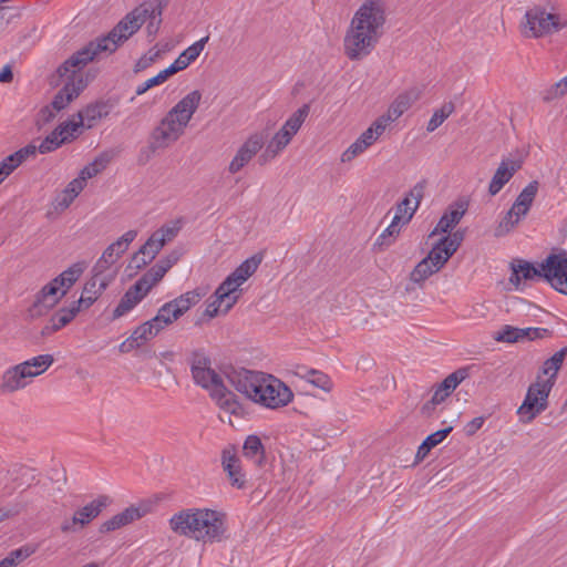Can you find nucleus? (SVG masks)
Segmentation results:
<instances>
[{
    "label": "nucleus",
    "instance_id": "nucleus-38",
    "mask_svg": "<svg viewBox=\"0 0 567 567\" xmlns=\"http://www.w3.org/2000/svg\"><path fill=\"white\" fill-rule=\"evenodd\" d=\"M400 217L393 216L391 224L380 234L373 244V249L375 251H384L394 243L395 238L400 234Z\"/></svg>",
    "mask_w": 567,
    "mask_h": 567
},
{
    "label": "nucleus",
    "instance_id": "nucleus-15",
    "mask_svg": "<svg viewBox=\"0 0 567 567\" xmlns=\"http://www.w3.org/2000/svg\"><path fill=\"white\" fill-rule=\"evenodd\" d=\"M265 145V136L261 133L251 134L239 147L229 164L231 174L238 173Z\"/></svg>",
    "mask_w": 567,
    "mask_h": 567
},
{
    "label": "nucleus",
    "instance_id": "nucleus-14",
    "mask_svg": "<svg viewBox=\"0 0 567 567\" xmlns=\"http://www.w3.org/2000/svg\"><path fill=\"white\" fill-rule=\"evenodd\" d=\"M62 298H60V289L52 279L44 285L34 296V301L28 308V317L37 319L49 313Z\"/></svg>",
    "mask_w": 567,
    "mask_h": 567
},
{
    "label": "nucleus",
    "instance_id": "nucleus-1",
    "mask_svg": "<svg viewBox=\"0 0 567 567\" xmlns=\"http://www.w3.org/2000/svg\"><path fill=\"white\" fill-rule=\"evenodd\" d=\"M202 101V93L194 90L178 101L153 128L148 138L152 153L175 143L185 132Z\"/></svg>",
    "mask_w": 567,
    "mask_h": 567
},
{
    "label": "nucleus",
    "instance_id": "nucleus-40",
    "mask_svg": "<svg viewBox=\"0 0 567 567\" xmlns=\"http://www.w3.org/2000/svg\"><path fill=\"white\" fill-rule=\"evenodd\" d=\"M209 35L202 38L185 49L174 62H179V71L185 70L192 62H194L208 42Z\"/></svg>",
    "mask_w": 567,
    "mask_h": 567
},
{
    "label": "nucleus",
    "instance_id": "nucleus-17",
    "mask_svg": "<svg viewBox=\"0 0 567 567\" xmlns=\"http://www.w3.org/2000/svg\"><path fill=\"white\" fill-rule=\"evenodd\" d=\"M425 181H421L396 204L394 216H399L402 224H408L420 206L424 196Z\"/></svg>",
    "mask_w": 567,
    "mask_h": 567
},
{
    "label": "nucleus",
    "instance_id": "nucleus-22",
    "mask_svg": "<svg viewBox=\"0 0 567 567\" xmlns=\"http://www.w3.org/2000/svg\"><path fill=\"white\" fill-rule=\"evenodd\" d=\"M81 311L74 301L69 307H62L50 318L49 322L42 328L41 336L49 337L54 332L68 326Z\"/></svg>",
    "mask_w": 567,
    "mask_h": 567
},
{
    "label": "nucleus",
    "instance_id": "nucleus-21",
    "mask_svg": "<svg viewBox=\"0 0 567 567\" xmlns=\"http://www.w3.org/2000/svg\"><path fill=\"white\" fill-rule=\"evenodd\" d=\"M190 373L195 384L205 390H210V395H224L223 393L226 391V385L224 384L221 377L212 368V365L194 370Z\"/></svg>",
    "mask_w": 567,
    "mask_h": 567
},
{
    "label": "nucleus",
    "instance_id": "nucleus-49",
    "mask_svg": "<svg viewBox=\"0 0 567 567\" xmlns=\"http://www.w3.org/2000/svg\"><path fill=\"white\" fill-rule=\"evenodd\" d=\"M435 272H437V270H434L433 266L425 258H423L411 271L410 280L419 286H422L424 281Z\"/></svg>",
    "mask_w": 567,
    "mask_h": 567
},
{
    "label": "nucleus",
    "instance_id": "nucleus-27",
    "mask_svg": "<svg viewBox=\"0 0 567 567\" xmlns=\"http://www.w3.org/2000/svg\"><path fill=\"white\" fill-rule=\"evenodd\" d=\"M114 103L111 100H99L87 104L83 110L79 111L80 116L83 118L86 128H92L97 121L106 117Z\"/></svg>",
    "mask_w": 567,
    "mask_h": 567
},
{
    "label": "nucleus",
    "instance_id": "nucleus-42",
    "mask_svg": "<svg viewBox=\"0 0 567 567\" xmlns=\"http://www.w3.org/2000/svg\"><path fill=\"white\" fill-rule=\"evenodd\" d=\"M224 395H210L214 400H216L217 404L220 409L225 410L226 412H229L230 414H234L236 416H241L244 414V408L241 403L238 401V398L236 394H234L231 391H229L226 388Z\"/></svg>",
    "mask_w": 567,
    "mask_h": 567
},
{
    "label": "nucleus",
    "instance_id": "nucleus-29",
    "mask_svg": "<svg viewBox=\"0 0 567 567\" xmlns=\"http://www.w3.org/2000/svg\"><path fill=\"white\" fill-rule=\"evenodd\" d=\"M205 296V291L199 288L187 291L179 297L171 300L167 305L171 306L173 319H179L186 313L193 306L197 305L199 300Z\"/></svg>",
    "mask_w": 567,
    "mask_h": 567
},
{
    "label": "nucleus",
    "instance_id": "nucleus-8",
    "mask_svg": "<svg viewBox=\"0 0 567 567\" xmlns=\"http://www.w3.org/2000/svg\"><path fill=\"white\" fill-rule=\"evenodd\" d=\"M385 19L384 0H367L355 12L352 23H357L359 30L367 29L381 35Z\"/></svg>",
    "mask_w": 567,
    "mask_h": 567
},
{
    "label": "nucleus",
    "instance_id": "nucleus-20",
    "mask_svg": "<svg viewBox=\"0 0 567 567\" xmlns=\"http://www.w3.org/2000/svg\"><path fill=\"white\" fill-rule=\"evenodd\" d=\"M221 465L234 487L241 489L246 486L245 475L241 473L240 460L236 454L235 445H229L223 450Z\"/></svg>",
    "mask_w": 567,
    "mask_h": 567
},
{
    "label": "nucleus",
    "instance_id": "nucleus-55",
    "mask_svg": "<svg viewBox=\"0 0 567 567\" xmlns=\"http://www.w3.org/2000/svg\"><path fill=\"white\" fill-rule=\"evenodd\" d=\"M310 112V104L306 103L301 107H299L296 112L291 114V116L285 122L286 128H291L292 133H297L306 118L308 117Z\"/></svg>",
    "mask_w": 567,
    "mask_h": 567
},
{
    "label": "nucleus",
    "instance_id": "nucleus-28",
    "mask_svg": "<svg viewBox=\"0 0 567 567\" xmlns=\"http://www.w3.org/2000/svg\"><path fill=\"white\" fill-rule=\"evenodd\" d=\"M86 268L85 261H78L53 278L60 289V298H64Z\"/></svg>",
    "mask_w": 567,
    "mask_h": 567
},
{
    "label": "nucleus",
    "instance_id": "nucleus-57",
    "mask_svg": "<svg viewBox=\"0 0 567 567\" xmlns=\"http://www.w3.org/2000/svg\"><path fill=\"white\" fill-rule=\"evenodd\" d=\"M465 233H466V229H457L455 230L454 233H446L447 235L446 236H443L442 238H440L441 240V244H443L446 248H449V250L452 251V254L454 255L457 249L460 248V246L462 245L463 240H464V237H465Z\"/></svg>",
    "mask_w": 567,
    "mask_h": 567
},
{
    "label": "nucleus",
    "instance_id": "nucleus-44",
    "mask_svg": "<svg viewBox=\"0 0 567 567\" xmlns=\"http://www.w3.org/2000/svg\"><path fill=\"white\" fill-rule=\"evenodd\" d=\"M264 255L257 252L251 257L244 260L233 272L239 279V282H245L250 276H252L259 265L261 264Z\"/></svg>",
    "mask_w": 567,
    "mask_h": 567
},
{
    "label": "nucleus",
    "instance_id": "nucleus-12",
    "mask_svg": "<svg viewBox=\"0 0 567 567\" xmlns=\"http://www.w3.org/2000/svg\"><path fill=\"white\" fill-rule=\"evenodd\" d=\"M136 236L137 231L131 229L122 235L116 241L109 245L93 266L92 271H95V275H103L121 258Z\"/></svg>",
    "mask_w": 567,
    "mask_h": 567
},
{
    "label": "nucleus",
    "instance_id": "nucleus-10",
    "mask_svg": "<svg viewBox=\"0 0 567 567\" xmlns=\"http://www.w3.org/2000/svg\"><path fill=\"white\" fill-rule=\"evenodd\" d=\"M203 508H187L174 514L169 519L171 529L179 535L199 540Z\"/></svg>",
    "mask_w": 567,
    "mask_h": 567
},
{
    "label": "nucleus",
    "instance_id": "nucleus-5",
    "mask_svg": "<svg viewBox=\"0 0 567 567\" xmlns=\"http://www.w3.org/2000/svg\"><path fill=\"white\" fill-rule=\"evenodd\" d=\"M293 399L290 388L271 374H265L260 381V392L254 402L268 409H279L288 405Z\"/></svg>",
    "mask_w": 567,
    "mask_h": 567
},
{
    "label": "nucleus",
    "instance_id": "nucleus-16",
    "mask_svg": "<svg viewBox=\"0 0 567 567\" xmlns=\"http://www.w3.org/2000/svg\"><path fill=\"white\" fill-rule=\"evenodd\" d=\"M524 161L522 158H504L494 173L489 185L488 194L497 195L501 189L512 179V177L522 168Z\"/></svg>",
    "mask_w": 567,
    "mask_h": 567
},
{
    "label": "nucleus",
    "instance_id": "nucleus-32",
    "mask_svg": "<svg viewBox=\"0 0 567 567\" xmlns=\"http://www.w3.org/2000/svg\"><path fill=\"white\" fill-rule=\"evenodd\" d=\"M538 188H539V182L532 181L518 194V196L516 197V199L513 204L514 208H517L518 217H525L528 214V212L535 200V197L538 193Z\"/></svg>",
    "mask_w": 567,
    "mask_h": 567
},
{
    "label": "nucleus",
    "instance_id": "nucleus-37",
    "mask_svg": "<svg viewBox=\"0 0 567 567\" xmlns=\"http://www.w3.org/2000/svg\"><path fill=\"white\" fill-rule=\"evenodd\" d=\"M566 355L567 347H564L544 362L542 373L549 375L548 379L543 380L544 382H549L553 386L555 385L557 373L560 370Z\"/></svg>",
    "mask_w": 567,
    "mask_h": 567
},
{
    "label": "nucleus",
    "instance_id": "nucleus-63",
    "mask_svg": "<svg viewBox=\"0 0 567 567\" xmlns=\"http://www.w3.org/2000/svg\"><path fill=\"white\" fill-rule=\"evenodd\" d=\"M567 93V75L544 92V102H550Z\"/></svg>",
    "mask_w": 567,
    "mask_h": 567
},
{
    "label": "nucleus",
    "instance_id": "nucleus-2",
    "mask_svg": "<svg viewBox=\"0 0 567 567\" xmlns=\"http://www.w3.org/2000/svg\"><path fill=\"white\" fill-rule=\"evenodd\" d=\"M140 9H133L126 13L106 34L90 41L82 49L70 56V63L87 65L97 59L101 53L112 54L134 35L143 23L140 18Z\"/></svg>",
    "mask_w": 567,
    "mask_h": 567
},
{
    "label": "nucleus",
    "instance_id": "nucleus-25",
    "mask_svg": "<svg viewBox=\"0 0 567 567\" xmlns=\"http://www.w3.org/2000/svg\"><path fill=\"white\" fill-rule=\"evenodd\" d=\"M111 498L107 495H100L81 509L76 511L73 515V524H79L82 528L96 518L104 508L111 504Z\"/></svg>",
    "mask_w": 567,
    "mask_h": 567
},
{
    "label": "nucleus",
    "instance_id": "nucleus-43",
    "mask_svg": "<svg viewBox=\"0 0 567 567\" xmlns=\"http://www.w3.org/2000/svg\"><path fill=\"white\" fill-rule=\"evenodd\" d=\"M76 138V135L69 134V136H61L58 134V131L54 128L38 146V151L40 154H47L55 151L63 144L70 143Z\"/></svg>",
    "mask_w": 567,
    "mask_h": 567
},
{
    "label": "nucleus",
    "instance_id": "nucleus-34",
    "mask_svg": "<svg viewBox=\"0 0 567 567\" xmlns=\"http://www.w3.org/2000/svg\"><path fill=\"white\" fill-rule=\"evenodd\" d=\"M470 377V367L458 368L449 374L436 388L434 393L442 396V402L457 388V385Z\"/></svg>",
    "mask_w": 567,
    "mask_h": 567
},
{
    "label": "nucleus",
    "instance_id": "nucleus-39",
    "mask_svg": "<svg viewBox=\"0 0 567 567\" xmlns=\"http://www.w3.org/2000/svg\"><path fill=\"white\" fill-rule=\"evenodd\" d=\"M101 276L102 275H95V271H92V277L85 282L83 287L82 296L80 299L74 300L81 310L89 309L101 297L96 288L97 279Z\"/></svg>",
    "mask_w": 567,
    "mask_h": 567
},
{
    "label": "nucleus",
    "instance_id": "nucleus-19",
    "mask_svg": "<svg viewBox=\"0 0 567 567\" xmlns=\"http://www.w3.org/2000/svg\"><path fill=\"white\" fill-rule=\"evenodd\" d=\"M32 379L31 371L25 370L21 363L7 369L1 378L0 392L3 394L13 393L25 388Z\"/></svg>",
    "mask_w": 567,
    "mask_h": 567
},
{
    "label": "nucleus",
    "instance_id": "nucleus-52",
    "mask_svg": "<svg viewBox=\"0 0 567 567\" xmlns=\"http://www.w3.org/2000/svg\"><path fill=\"white\" fill-rule=\"evenodd\" d=\"M187 362L190 368V372L200 368H208L212 365V359L205 349H195L189 353Z\"/></svg>",
    "mask_w": 567,
    "mask_h": 567
},
{
    "label": "nucleus",
    "instance_id": "nucleus-50",
    "mask_svg": "<svg viewBox=\"0 0 567 567\" xmlns=\"http://www.w3.org/2000/svg\"><path fill=\"white\" fill-rule=\"evenodd\" d=\"M454 109L452 102H446L439 110H435L427 123L426 131L434 132L454 112Z\"/></svg>",
    "mask_w": 567,
    "mask_h": 567
},
{
    "label": "nucleus",
    "instance_id": "nucleus-41",
    "mask_svg": "<svg viewBox=\"0 0 567 567\" xmlns=\"http://www.w3.org/2000/svg\"><path fill=\"white\" fill-rule=\"evenodd\" d=\"M452 256V251L439 239L424 258L433 266L434 270L440 271Z\"/></svg>",
    "mask_w": 567,
    "mask_h": 567
},
{
    "label": "nucleus",
    "instance_id": "nucleus-6",
    "mask_svg": "<svg viewBox=\"0 0 567 567\" xmlns=\"http://www.w3.org/2000/svg\"><path fill=\"white\" fill-rule=\"evenodd\" d=\"M380 34L370 33L369 30H359L357 23L350 25V30L344 37V53L352 60H360L370 54L378 43Z\"/></svg>",
    "mask_w": 567,
    "mask_h": 567
},
{
    "label": "nucleus",
    "instance_id": "nucleus-31",
    "mask_svg": "<svg viewBox=\"0 0 567 567\" xmlns=\"http://www.w3.org/2000/svg\"><path fill=\"white\" fill-rule=\"evenodd\" d=\"M240 285H243V282H239V279L234 275V272H231L215 290L214 296H217L221 299H227V303L224 309L225 313L228 312L237 302L238 296L233 295L238 290Z\"/></svg>",
    "mask_w": 567,
    "mask_h": 567
},
{
    "label": "nucleus",
    "instance_id": "nucleus-48",
    "mask_svg": "<svg viewBox=\"0 0 567 567\" xmlns=\"http://www.w3.org/2000/svg\"><path fill=\"white\" fill-rule=\"evenodd\" d=\"M421 96V90L419 87H411L406 90L405 92L399 94L395 100L391 103L393 105L399 114H403L405 111H408L412 104L417 101Z\"/></svg>",
    "mask_w": 567,
    "mask_h": 567
},
{
    "label": "nucleus",
    "instance_id": "nucleus-36",
    "mask_svg": "<svg viewBox=\"0 0 567 567\" xmlns=\"http://www.w3.org/2000/svg\"><path fill=\"white\" fill-rule=\"evenodd\" d=\"M114 155L115 153L112 150L100 153L90 164L81 169L79 177H84V182L86 183L89 178L104 171L114 158Z\"/></svg>",
    "mask_w": 567,
    "mask_h": 567
},
{
    "label": "nucleus",
    "instance_id": "nucleus-54",
    "mask_svg": "<svg viewBox=\"0 0 567 567\" xmlns=\"http://www.w3.org/2000/svg\"><path fill=\"white\" fill-rule=\"evenodd\" d=\"M177 319H173V313L171 310V306L164 303L157 311V315L150 320V322L155 327V329H159V332L167 326L172 324Z\"/></svg>",
    "mask_w": 567,
    "mask_h": 567
},
{
    "label": "nucleus",
    "instance_id": "nucleus-47",
    "mask_svg": "<svg viewBox=\"0 0 567 567\" xmlns=\"http://www.w3.org/2000/svg\"><path fill=\"white\" fill-rule=\"evenodd\" d=\"M166 0H155L154 2H144L136 7L135 9H140V18H143V23L147 20L162 19L163 10L166 7Z\"/></svg>",
    "mask_w": 567,
    "mask_h": 567
},
{
    "label": "nucleus",
    "instance_id": "nucleus-4",
    "mask_svg": "<svg viewBox=\"0 0 567 567\" xmlns=\"http://www.w3.org/2000/svg\"><path fill=\"white\" fill-rule=\"evenodd\" d=\"M551 389L553 385L542 381L540 377H537V380L528 386L525 399L517 410L524 424L530 423L548 408Z\"/></svg>",
    "mask_w": 567,
    "mask_h": 567
},
{
    "label": "nucleus",
    "instance_id": "nucleus-56",
    "mask_svg": "<svg viewBox=\"0 0 567 567\" xmlns=\"http://www.w3.org/2000/svg\"><path fill=\"white\" fill-rule=\"evenodd\" d=\"M520 218L517 216V208H514L512 205L496 228V236L511 231L519 223Z\"/></svg>",
    "mask_w": 567,
    "mask_h": 567
},
{
    "label": "nucleus",
    "instance_id": "nucleus-11",
    "mask_svg": "<svg viewBox=\"0 0 567 567\" xmlns=\"http://www.w3.org/2000/svg\"><path fill=\"white\" fill-rule=\"evenodd\" d=\"M203 517L200 522L199 540L204 543H219L226 539L227 522L226 514L215 509L203 508Z\"/></svg>",
    "mask_w": 567,
    "mask_h": 567
},
{
    "label": "nucleus",
    "instance_id": "nucleus-64",
    "mask_svg": "<svg viewBox=\"0 0 567 567\" xmlns=\"http://www.w3.org/2000/svg\"><path fill=\"white\" fill-rule=\"evenodd\" d=\"M37 544H25L20 548L12 550L8 556L13 559L14 566H17L20 561L27 559L31 555H33L38 550Z\"/></svg>",
    "mask_w": 567,
    "mask_h": 567
},
{
    "label": "nucleus",
    "instance_id": "nucleus-24",
    "mask_svg": "<svg viewBox=\"0 0 567 567\" xmlns=\"http://www.w3.org/2000/svg\"><path fill=\"white\" fill-rule=\"evenodd\" d=\"M146 514L145 508L130 506L125 508L123 512L114 515L112 518L105 520L101 524L99 532L102 534L110 533L116 530L121 527H124L140 518H142Z\"/></svg>",
    "mask_w": 567,
    "mask_h": 567
},
{
    "label": "nucleus",
    "instance_id": "nucleus-62",
    "mask_svg": "<svg viewBox=\"0 0 567 567\" xmlns=\"http://www.w3.org/2000/svg\"><path fill=\"white\" fill-rule=\"evenodd\" d=\"M181 230V220H176L173 225H163L155 230V235L166 245L172 241Z\"/></svg>",
    "mask_w": 567,
    "mask_h": 567
},
{
    "label": "nucleus",
    "instance_id": "nucleus-35",
    "mask_svg": "<svg viewBox=\"0 0 567 567\" xmlns=\"http://www.w3.org/2000/svg\"><path fill=\"white\" fill-rule=\"evenodd\" d=\"M452 431L453 426H447L427 435L417 447L415 464L422 462L435 446L449 436Z\"/></svg>",
    "mask_w": 567,
    "mask_h": 567
},
{
    "label": "nucleus",
    "instance_id": "nucleus-30",
    "mask_svg": "<svg viewBox=\"0 0 567 567\" xmlns=\"http://www.w3.org/2000/svg\"><path fill=\"white\" fill-rule=\"evenodd\" d=\"M243 454L246 458L251 460L258 467L266 465V449L261 439L256 434H250L245 439Z\"/></svg>",
    "mask_w": 567,
    "mask_h": 567
},
{
    "label": "nucleus",
    "instance_id": "nucleus-46",
    "mask_svg": "<svg viewBox=\"0 0 567 567\" xmlns=\"http://www.w3.org/2000/svg\"><path fill=\"white\" fill-rule=\"evenodd\" d=\"M53 362L54 358L52 354H40L24 362H21V364L22 367H25V370L31 371L32 378H34L47 371L53 364Z\"/></svg>",
    "mask_w": 567,
    "mask_h": 567
},
{
    "label": "nucleus",
    "instance_id": "nucleus-53",
    "mask_svg": "<svg viewBox=\"0 0 567 567\" xmlns=\"http://www.w3.org/2000/svg\"><path fill=\"white\" fill-rule=\"evenodd\" d=\"M494 339L506 343L519 342L522 341V328L505 324L496 332Z\"/></svg>",
    "mask_w": 567,
    "mask_h": 567
},
{
    "label": "nucleus",
    "instance_id": "nucleus-60",
    "mask_svg": "<svg viewBox=\"0 0 567 567\" xmlns=\"http://www.w3.org/2000/svg\"><path fill=\"white\" fill-rule=\"evenodd\" d=\"M307 379L311 384L323 391H330L332 388V382L330 378L321 371H317L315 369L308 370Z\"/></svg>",
    "mask_w": 567,
    "mask_h": 567
},
{
    "label": "nucleus",
    "instance_id": "nucleus-33",
    "mask_svg": "<svg viewBox=\"0 0 567 567\" xmlns=\"http://www.w3.org/2000/svg\"><path fill=\"white\" fill-rule=\"evenodd\" d=\"M84 177L72 179L55 198V209L64 210L70 207L85 186Z\"/></svg>",
    "mask_w": 567,
    "mask_h": 567
},
{
    "label": "nucleus",
    "instance_id": "nucleus-45",
    "mask_svg": "<svg viewBox=\"0 0 567 567\" xmlns=\"http://www.w3.org/2000/svg\"><path fill=\"white\" fill-rule=\"evenodd\" d=\"M166 272L165 267L156 262L136 282L148 293L164 278Z\"/></svg>",
    "mask_w": 567,
    "mask_h": 567
},
{
    "label": "nucleus",
    "instance_id": "nucleus-13",
    "mask_svg": "<svg viewBox=\"0 0 567 567\" xmlns=\"http://www.w3.org/2000/svg\"><path fill=\"white\" fill-rule=\"evenodd\" d=\"M262 372L250 371L247 369H233L226 374L228 382L236 389V391L243 393L247 399L254 402L257 393L260 392V381Z\"/></svg>",
    "mask_w": 567,
    "mask_h": 567
},
{
    "label": "nucleus",
    "instance_id": "nucleus-59",
    "mask_svg": "<svg viewBox=\"0 0 567 567\" xmlns=\"http://www.w3.org/2000/svg\"><path fill=\"white\" fill-rule=\"evenodd\" d=\"M164 246L165 244L153 233L145 244L140 247V252H143L144 256H150L151 259H155Z\"/></svg>",
    "mask_w": 567,
    "mask_h": 567
},
{
    "label": "nucleus",
    "instance_id": "nucleus-61",
    "mask_svg": "<svg viewBox=\"0 0 567 567\" xmlns=\"http://www.w3.org/2000/svg\"><path fill=\"white\" fill-rule=\"evenodd\" d=\"M161 56L159 50L151 49L147 53L143 54L134 64L133 72L140 73L148 69Z\"/></svg>",
    "mask_w": 567,
    "mask_h": 567
},
{
    "label": "nucleus",
    "instance_id": "nucleus-3",
    "mask_svg": "<svg viewBox=\"0 0 567 567\" xmlns=\"http://www.w3.org/2000/svg\"><path fill=\"white\" fill-rule=\"evenodd\" d=\"M66 63H70V58L56 69L58 80H64L65 83L51 102V106L55 112L64 110L73 102L87 86L90 80L94 78V74L91 75L90 72L86 73V76L82 74V70L86 65Z\"/></svg>",
    "mask_w": 567,
    "mask_h": 567
},
{
    "label": "nucleus",
    "instance_id": "nucleus-23",
    "mask_svg": "<svg viewBox=\"0 0 567 567\" xmlns=\"http://www.w3.org/2000/svg\"><path fill=\"white\" fill-rule=\"evenodd\" d=\"M511 270L509 282L514 285L516 289L519 288L522 280L542 279L540 262L538 266H535L530 261L515 259L511 262Z\"/></svg>",
    "mask_w": 567,
    "mask_h": 567
},
{
    "label": "nucleus",
    "instance_id": "nucleus-9",
    "mask_svg": "<svg viewBox=\"0 0 567 567\" xmlns=\"http://www.w3.org/2000/svg\"><path fill=\"white\" fill-rule=\"evenodd\" d=\"M526 27L530 32V37L540 38L560 29L559 17L555 13L546 12L539 6H536L525 13Z\"/></svg>",
    "mask_w": 567,
    "mask_h": 567
},
{
    "label": "nucleus",
    "instance_id": "nucleus-51",
    "mask_svg": "<svg viewBox=\"0 0 567 567\" xmlns=\"http://www.w3.org/2000/svg\"><path fill=\"white\" fill-rule=\"evenodd\" d=\"M159 333V329H155L150 320L140 324L133 332L132 337L135 338V342L141 348L145 342L155 338Z\"/></svg>",
    "mask_w": 567,
    "mask_h": 567
},
{
    "label": "nucleus",
    "instance_id": "nucleus-18",
    "mask_svg": "<svg viewBox=\"0 0 567 567\" xmlns=\"http://www.w3.org/2000/svg\"><path fill=\"white\" fill-rule=\"evenodd\" d=\"M468 208V200L465 198H458L452 203L444 212L439 223L436 224L430 236L435 234L450 233L462 219Z\"/></svg>",
    "mask_w": 567,
    "mask_h": 567
},
{
    "label": "nucleus",
    "instance_id": "nucleus-26",
    "mask_svg": "<svg viewBox=\"0 0 567 567\" xmlns=\"http://www.w3.org/2000/svg\"><path fill=\"white\" fill-rule=\"evenodd\" d=\"M146 296L147 292L140 286V284L135 282L134 285H132L125 291L118 305L113 310L112 320H116L126 315L136 305H138Z\"/></svg>",
    "mask_w": 567,
    "mask_h": 567
},
{
    "label": "nucleus",
    "instance_id": "nucleus-58",
    "mask_svg": "<svg viewBox=\"0 0 567 567\" xmlns=\"http://www.w3.org/2000/svg\"><path fill=\"white\" fill-rule=\"evenodd\" d=\"M73 117H76L78 120H66L55 127L58 134H60L61 136H69V134L74 135V133L78 132L79 128L85 127V123L83 122V118L80 116L79 112L74 114Z\"/></svg>",
    "mask_w": 567,
    "mask_h": 567
},
{
    "label": "nucleus",
    "instance_id": "nucleus-7",
    "mask_svg": "<svg viewBox=\"0 0 567 567\" xmlns=\"http://www.w3.org/2000/svg\"><path fill=\"white\" fill-rule=\"evenodd\" d=\"M542 279L560 293L567 295V252L549 254L542 262Z\"/></svg>",
    "mask_w": 567,
    "mask_h": 567
}]
</instances>
